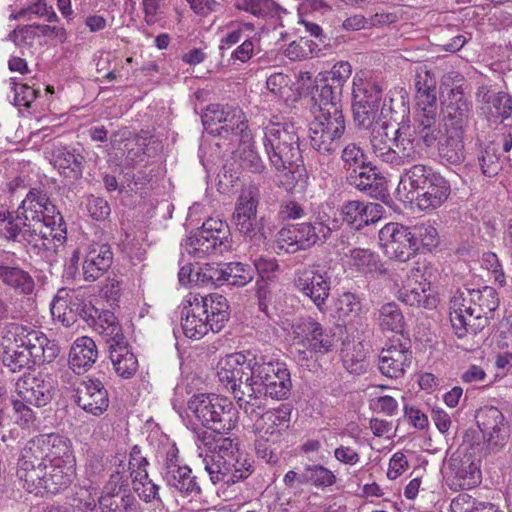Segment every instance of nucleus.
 I'll return each mask as SVG.
<instances>
[{"label": "nucleus", "instance_id": "cd10ccee", "mask_svg": "<svg viewBox=\"0 0 512 512\" xmlns=\"http://www.w3.org/2000/svg\"><path fill=\"white\" fill-rule=\"evenodd\" d=\"M218 136L231 137L233 143L238 140L247 142L251 138V130L248 128L247 118L237 106L227 105L222 125L219 127Z\"/></svg>", "mask_w": 512, "mask_h": 512}, {"label": "nucleus", "instance_id": "13d9d810", "mask_svg": "<svg viewBox=\"0 0 512 512\" xmlns=\"http://www.w3.org/2000/svg\"><path fill=\"white\" fill-rule=\"evenodd\" d=\"M482 173L487 177H494L502 170V160L499 154V147L494 142L486 145L478 157Z\"/></svg>", "mask_w": 512, "mask_h": 512}, {"label": "nucleus", "instance_id": "de8ad7c7", "mask_svg": "<svg viewBox=\"0 0 512 512\" xmlns=\"http://www.w3.org/2000/svg\"><path fill=\"white\" fill-rule=\"evenodd\" d=\"M109 358L115 372L120 377L128 379L136 373L138 361L135 355L130 351L128 343L118 348H113L109 352Z\"/></svg>", "mask_w": 512, "mask_h": 512}, {"label": "nucleus", "instance_id": "8fccbe9b", "mask_svg": "<svg viewBox=\"0 0 512 512\" xmlns=\"http://www.w3.org/2000/svg\"><path fill=\"white\" fill-rule=\"evenodd\" d=\"M453 466L452 485L455 489H471L480 483V470L474 462L466 459L461 460L458 465L453 464Z\"/></svg>", "mask_w": 512, "mask_h": 512}, {"label": "nucleus", "instance_id": "412c9836", "mask_svg": "<svg viewBox=\"0 0 512 512\" xmlns=\"http://www.w3.org/2000/svg\"><path fill=\"white\" fill-rule=\"evenodd\" d=\"M200 294L190 292L181 307V327L184 335L192 340H199L211 330L210 321L205 316L203 304H199Z\"/></svg>", "mask_w": 512, "mask_h": 512}, {"label": "nucleus", "instance_id": "a18cd8bd", "mask_svg": "<svg viewBox=\"0 0 512 512\" xmlns=\"http://www.w3.org/2000/svg\"><path fill=\"white\" fill-rule=\"evenodd\" d=\"M102 512H138L139 502L126 490L120 494L100 495L97 497Z\"/></svg>", "mask_w": 512, "mask_h": 512}, {"label": "nucleus", "instance_id": "603ef678", "mask_svg": "<svg viewBox=\"0 0 512 512\" xmlns=\"http://www.w3.org/2000/svg\"><path fill=\"white\" fill-rule=\"evenodd\" d=\"M234 7L258 18L275 17L282 10L273 0H235Z\"/></svg>", "mask_w": 512, "mask_h": 512}, {"label": "nucleus", "instance_id": "bb28decb", "mask_svg": "<svg viewBox=\"0 0 512 512\" xmlns=\"http://www.w3.org/2000/svg\"><path fill=\"white\" fill-rule=\"evenodd\" d=\"M113 253L107 244L94 243L89 246L83 261V275L86 281L99 279L110 268Z\"/></svg>", "mask_w": 512, "mask_h": 512}, {"label": "nucleus", "instance_id": "6e6d98bb", "mask_svg": "<svg viewBox=\"0 0 512 512\" xmlns=\"http://www.w3.org/2000/svg\"><path fill=\"white\" fill-rule=\"evenodd\" d=\"M131 479L132 489L142 501L162 503L159 496V486L149 478L148 473L136 472Z\"/></svg>", "mask_w": 512, "mask_h": 512}, {"label": "nucleus", "instance_id": "423d86ee", "mask_svg": "<svg viewBox=\"0 0 512 512\" xmlns=\"http://www.w3.org/2000/svg\"><path fill=\"white\" fill-rule=\"evenodd\" d=\"M263 146L271 166L277 171L302 161L299 128L292 122L270 121L264 127Z\"/></svg>", "mask_w": 512, "mask_h": 512}, {"label": "nucleus", "instance_id": "dca6fc26", "mask_svg": "<svg viewBox=\"0 0 512 512\" xmlns=\"http://www.w3.org/2000/svg\"><path fill=\"white\" fill-rule=\"evenodd\" d=\"M200 457H202L204 469L214 485L219 483L232 485L247 479L253 472L251 460L240 461L236 465L228 462L223 457L221 458L219 455L211 454L207 451L201 452Z\"/></svg>", "mask_w": 512, "mask_h": 512}, {"label": "nucleus", "instance_id": "c9c22d12", "mask_svg": "<svg viewBox=\"0 0 512 512\" xmlns=\"http://www.w3.org/2000/svg\"><path fill=\"white\" fill-rule=\"evenodd\" d=\"M391 122H384L370 130L369 144L370 152L379 161L388 164L391 161L390 154L393 153V137H389L388 130Z\"/></svg>", "mask_w": 512, "mask_h": 512}, {"label": "nucleus", "instance_id": "a19ab883", "mask_svg": "<svg viewBox=\"0 0 512 512\" xmlns=\"http://www.w3.org/2000/svg\"><path fill=\"white\" fill-rule=\"evenodd\" d=\"M464 134L461 131H445V138L439 143L438 152L443 161L460 164L465 160Z\"/></svg>", "mask_w": 512, "mask_h": 512}, {"label": "nucleus", "instance_id": "ea45409f", "mask_svg": "<svg viewBox=\"0 0 512 512\" xmlns=\"http://www.w3.org/2000/svg\"><path fill=\"white\" fill-rule=\"evenodd\" d=\"M399 300L413 307L435 308L437 298L432 294L430 283L417 282L414 286L403 288L399 291Z\"/></svg>", "mask_w": 512, "mask_h": 512}, {"label": "nucleus", "instance_id": "9b49d317", "mask_svg": "<svg viewBox=\"0 0 512 512\" xmlns=\"http://www.w3.org/2000/svg\"><path fill=\"white\" fill-rule=\"evenodd\" d=\"M346 128L343 112L316 113L310 123L311 146L320 154L328 156L319 159L320 173L329 174L332 167V158L340 147V140Z\"/></svg>", "mask_w": 512, "mask_h": 512}, {"label": "nucleus", "instance_id": "79ce46f5", "mask_svg": "<svg viewBox=\"0 0 512 512\" xmlns=\"http://www.w3.org/2000/svg\"><path fill=\"white\" fill-rule=\"evenodd\" d=\"M352 110L354 122L360 129L372 130V128H376V126L381 123L391 122V120H388L386 113L382 110V106L353 102Z\"/></svg>", "mask_w": 512, "mask_h": 512}, {"label": "nucleus", "instance_id": "58836bf2", "mask_svg": "<svg viewBox=\"0 0 512 512\" xmlns=\"http://www.w3.org/2000/svg\"><path fill=\"white\" fill-rule=\"evenodd\" d=\"M349 182L355 188L365 192L370 197L378 199L385 195V181L384 178L379 176L373 169L370 171H364L360 169H354V174L349 176Z\"/></svg>", "mask_w": 512, "mask_h": 512}, {"label": "nucleus", "instance_id": "3c124183", "mask_svg": "<svg viewBox=\"0 0 512 512\" xmlns=\"http://www.w3.org/2000/svg\"><path fill=\"white\" fill-rule=\"evenodd\" d=\"M335 474L323 465H306L299 476V482L310 484L317 488L330 487L336 483Z\"/></svg>", "mask_w": 512, "mask_h": 512}, {"label": "nucleus", "instance_id": "338daca9", "mask_svg": "<svg viewBox=\"0 0 512 512\" xmlns=\"http://www.w3.org/2000/svg\"><path fill=\"white\" fill-rule=\"evenodd\" d=\"M363 209L364 202L359 200L348 201L341 209L343 221L356 230L361 229V222H363Z\"/></svg>", "mask_w": 512, "mask_h": 512}, {"label": "nucleus", "instance_id": "2f4dec72", "mask_svg": "<svg viewBox=\"0 0 512 512\" xmlns=\"http://www.w3.org/2000/svg\"><path fill=\"white\" fill-rule=\"evenodd\" d=\"M199 304H203L205 316L208 317L211 325V331L218 333L222 330L229 319V304L227 299L218 293H212L206 296L200 295Z\"/></svg>", "mask_w": 512, "mask_h": 512}, {"label": "nucleus", "instance_id": "e2e57ef3", "mask_svg": "<svg viewBox=\"0 0 512 512\" xmlns=\"http://www.w3.org/2000/svg\"><path fill=\"white\" fill-rule=\"evenodd\" d=\"M226 107L227 105L212 104L206 109L202 116V123L209 134L218 136L219 127L223 123Z\"/></svg>", "mask_w": 512, "mask_h": 512}, {"label": "nucleus", "instance_id": "c756f323", "mask_svg": "<svg viewBox=\"0 0 512 512\" xmlns=\"http://www.w3.org/2000/svg\"><path fill=\"white\" fill-rule=\"evenodd\" d=\"M50 162L65 177L77 179L82 175L85 158L63 145H53Z\"/></svg>", "mask_w": 512, "mask_h": 512}, {"label": "nucleus", "instance_id": "052dcab7", "mask_svg": "<svg viewBox=\"0 0 512 512\" xmlns=\"http://www.w3.org/2000/svg\"><path fill=\"white\" fill-rule=\"evenodd\" d=\"M361 343L353 345L352 349L342 351V361L345 369L352 374H361L366 371L367 364Z\"/></svg>", "mask_w": 512, "mask_h": 512}, {"label": "nucleus", "instance_id": "a878e982", "mask_svg": "<svg viewBox=\"0 0 512 512\" xmlns=\"http://www.w3.org/2000/svg\"><path fill=\"white\" fill-rule=\"evenodd\" d=\"M81 304V294L73 290L61 288L58 290L51 303V314L65 327H70L78 320V309Z\"/></svg>", "mask_w": 512, "mask_h": 512}, {"label": "nucleus", "instance_id": "f704fd0d", "mask_svg": "<svg viewBox=\"0 0 512 512\" xmlns=\"http://www.w3.org/2000/svg\"><path fill=\"white\" fill-rule=\"evenodd\" d=\"M302 250H307L318 243L325 242L331 234V229L323 222H303L292 225Z\"/></svg>", "mask_w": 512, "mask_h": 512}, {"label": "nucleus", "instance_id": "0eeeda50", "mask_svg": "<svg viewBox=\"0 0 512 512\" xmlns=\"http://www.w3.org/2000/svg\"><path fill=\"white\" fill-rule=\"evenodd\" d=\"M464 77L456 71L444 74L440 81V104L445 131L465 132L472 114V103L464 93Z\"/></svg>", "mask_w": 512, "mask_h": 512}, {"label": "nucleus", "instance_id": "09e8293b", "mask_svg": "<svg viewBox=\"0 0 512 512\" xmlns=\"http://www.w3.org/2000/svg\"><path fill=\"white\" fill-rule=\"evenodd\" d=\"M260 202V191L257 186L249 185L243 188L235 203V209L232 214L234 218H255Z\"/></svg>", "mask_w": 512, "mask_h": 512}, {"label": "nucleus", "instance_id": "f8f14e48", "mask_svg": "<svg viewBox=\"0 0 512 512\" xmlns=\"http://www.w3.org/2000/svg\"><path fill=\"white\" fill-rule=\"evenodd\" d=\"M49 434L38 435L25 444L17 463L16 476L29 493L39 494L45 478Z\"/></svg>", "mask_w": 512, "mask_h": 512}, {"label": "nucleus", "instance_id": "1a4fd4ad", "mask_svg": "<svg viewBox=\"0 0 512 512\" xmlns=\"http://www.w3.org/2000/svg\"><path fill=\"white\" fill-rule=\"evenodd\" d=\"M53 391V380L48 375L39 373L18 379L12 399L16 422L23 426L32 424L36 418L32 407L47 405L52 399Z\"/></svg>", "mask_w": 512, "mask_h": 512}, {"label": "nucleus", "instance_id": "c03bdc74", "mask_svg": "<svg viewBox=\"0 0 512 512\" xmlns=\"http://www.w3.org/2000/svg\"><path fill=\"white\" fill-rule=\"evenodd\" d=\"M278 186L287 192L304 193L308 187L309 175L303 161L294 162L282 171Z\"/></svg>", "mask_w": 512, "mask_h": 512}, {"label": "nucleus", "instance_id": "b1692460", "mask_svg": "<svg viewBox=\"0 0 512 512\" xmlns=\"http://www.w3.org/2000/svg\"><path fill=\"white\" fill-rule=\"evenodd\" d=\"M74 398L80 408L94 416L103 414L109 406L108 391L99 379L79 383Z\"/></svg>", "mask_w": 512, "mask_h": 512}, {"label": "nucleus", "instance_id": "0e129e2a", "mask_svg": "<svg viewBox=\"0 0 512 512\" xmlns=\"http://www.w3.org/2000/svg\"><path fill=\"white\" fill-rule=\"evenodd\" d=\"M294 231L295 229H293L292 225L283 227L279 230L275 241V249L278 254L281 252L296 253L302 250Z\"/></svg>", "mask_w": 512, "mask_h": 512}, {"label": "nucleus", "instance_id": "c85d7f7f", "mask_svg": "<svg viewBox=\"0 0 512 512\" xmlns=\"http://www.w3.org/2000/svg\"><path fill=\"white\" fill-rule=\"evenodd\" d=\"M98 350L95 341L87 336L77 338L69 353V366L77 374L84 373L95 363Z\"/></svg>", "mask_w": 512, "mask_h": 512}, {"label": "nucleus", "instance_id": "6ab92c4d", "mask_svg": "<svg viewBox=\"0 0 512 512\" xmlns=\"http://www.w3.org/2000/svg\"><path fill=\"white\" fill-rule=\"evenodd\" d=\"M293 334L297 343L310 352L325 354L334 346L335 337L331 330L324 328L311 317L295 325Z\"/></svg>", "mask_w": 512, "mask_h": 512}, {"label": "nucleus", "instance_id": "49530a36", "mask_svg": "<svg viewBox=\"0 0 512 512\" xmlns=\"http://www.w3.org/2000/svg\"><path fill=\"white\" fill-rule=\"evenodd\" d=\"M378 323L382 331L403 336L406 329L404 315L396 303H386L379 309Z\"/></svg>", "mask_w": 512, "mask_h": 512}, {"label": "nucleus", "instance_id": "6e6552de", "mask_svg": "<svg viewBox=\"0 0 512 512\" xmlns=\"http://www.w3.org/2000/svg\"><path fill=\"white\" fill-rule=\"evenodd\" d=\"M42 490L57 494L66 490L75 477V457L71 441L59 434L50 433Z\"/></svg>", "mask_w": 512, "mask_h": 512}, {"label": "nucleus", "instance_id": "a211bd4d", "mask_svg": "<svg viewBox=\"0 0 512 512\" xmlns=\"http://www.w3.org/2000/svg\"><path fill=\"white\" fill-rule=\"evenodd\" d=\"M412 361L408 339H390L378 356V368L382 375L391 379L403 377Z\"/></svg>", "mask_w": 512, "mask_h": 512}, {"label": "nucleus", "instance_id": "72a5a7b5", "mask_svg": "<svg viewBox=\"0 0 512 512\" xmlns=\"http://www.w3.org/2000/svg\"><path fill=\"white\" fill-rule=\"evenodd\" d=\"M163 478L168 486L174 488L182 496L196 497L202 492L197 477L192 475V470L187 465L177 467Z\"/></svg>", "mask_w": 512, "mask_h": 512}, {"label": "nucleus", "instance_id": "f3484780", "mask_svg": "<svg viewBox=\"0 0 512 512\" xmlns=\"http://www.w3.org/2000/svg\"><path fill=\"white\" fill-rule=\"evenodd\" d=\"M379 244L386 256L400 262L408 261L416 254V244L412 241L410 228L399 223L390 222L379 233Z\"/></svg>", "mask_w": 512, "mask_h": 512}, {"label": "nucleus", "instance_id": "f03ea898", "mask_svg": "<svg viewBox=\"0 0 512 512\" xmlns=\"http://www.w3.org/2000/svg\"><path fill=\"white\" fill-rule=\"evenodd\" d=\"M0 347L2 363L12 373L50 363L59 353V347L44 333L18 323L5 325Z\"/></svg>", "mask_w": 512, "mask_h": 512}, {"label": "nucleus", "instance_id": "69168bd1", "mask_svg": "<svg viewBox=\"0 0 512 512\" xmlns=\"http://www.w3.org/2000/svg\"><path fill=\"white\" fill-rule=\"evenodd\" d=\"M38 37L40 34L36 25L19 26L8 35V39L19 47H32Z\"/></svg>", "mask_w": 512, "mask_h": 512}, {"label": "nucleus", "instance_id": "ddd939ff", "mask_svg": "<svg viewBox=\"0 0 512 512\" xmlns=\"http://www.w3.org/2000/svg\"><path fill=\"white\" fill-rule=\"evenodd\" d=\"M182 246L184 251L196 260L213 254H223L232 248L230 228L220 219L209 218L198 231L185 240Z\"/></svg>", "mask_w": 512, "mask_h": 512}, {"label": "nucleus", "instance_id": "5701e85b", "mask_svg": "<svg viewBox=\"0 0 512 512\" xmlns=\"http://www.w3.org/2000/svg\"><path fill=\"white\" fill-rule=\"evenodd\" d=\"M291 415L292 407L289 404H281L277 408L263 410L252 418L255 419L254 431L256 435L270 436L272 442H276L290 427Z\"/></svg>", "mask_w": 512, "mask_h": 512}, {"label": "nucleus", "instance_id": "aec40b11", "mask_svg": "<svg viewBox=\"0 0 512 512\" xmlns=\"http://www.w3.org/2000/svg\"><path fill=\"white\" fill-rule=\"evenodd\" d=\"M477 425L487 447L498 450L506 444L509 431L503 413L494 406L481 408L476 415Z\"/></svg>", "mask_w": 512, "mask_h": 512}, {"label": "nucleus", "instance_id": "f257e3e1", "mask_svg": "<svg viewBox=\"0 0 512 512\" xmlns=\"http://www.w3.org/2000/svg\"><path fill=\"white\" fill-rule=\"evenodd\" d=\"M0 236L47 257L67 239V227L46 192L31 188L15 212L0 211Z\"/></svg>", "mask_w": 512, "mask_h": 512}, {"label": "nucleus", "instance_id": "7ed1b4c3", "mask_svg": "<svg viewBox=\"0 0 512 512\" xmlns=\"http://www.w3.org/2000/svg\"><path fill=\"white\" fill-rule=\"evenodd\" d=\"M246 369L250 371V384L243 386V392L248 396V417L265 410L266 397L283 400L290 394L292 382L285 363L261 356L249 360Z\"/></svg>", "mask_w": 512, "mask_h": 512}, {"label": "nucleus", "instance_id": "774afa93", "mask_svg": "<svg viewBox=\"0 0 512 512\" xmlns=\"http://www.w3.org/2000/svg\"><path fill=\"white\" fill-rule=\"evenodd\" d=\"M451 509L453 512H484L487 506L477 502L469 494L461 493L452 500Z\"/></svg>", "mask_w": 512, "mask_h": 512}, {"label": "nucleus", "instance_id": "680f3d73", "mask_svg": "<svg viewBox=\"0 0 512 512\" xmlns=\"http://www.w3.org/2000/svg\"><path fill=\"white\" fill-rule=\"evenodd\" d=\"M354 85L353 102H361L365 105L380 106L382 90L376 83L365 82L361 85Z\"/></svg>", "mask_w": 512, "mask_h": 512}, {"label": "nucleus", "instance_id": "e433bc0d", "mask_svg": "<svg viewBox=\"0 0 512 512\" xmlns=\"http://www.w3.org/2000/svg\"><path fill=\"white\" fill-rule=\"evenodd\" d=\"M205 451L219 455L225 458L228 462L238 465L240 461L250 460L246 455L240 452L238 443L229 437L219 435L210 439L209 437L203 438Z\"/></svg>", "mask_w": 512, "mask_h": 512}, {"label": "nucleus", "instance_id": "864d4df0", "mask_svg": "<svg viewBox=\"0 0 512 512\" xmlns=\"http://www.w3.org/2000/svg\"><path fill=\"white\" fill-rule=\"evenodd\" d=\"M236 230L244 237L246 241L254 245H259L266 239L263 218H234L232 219Z\"/></svg>", "mask_w": 512, "mask_h": 512}, {"label": "nucleus", "instance_id": "4c0bfd02", "mask_svg": "<svg viewBox=\"0 0 512 512\" xmlns=\"http://www.w3.org/2000/svg\"><path fill=\"white\" fill-rule=\"evenodd\" d=\"M342 89L323 79L316 87V94L313 96L318 111L316 113H340Z\"/></svg>", "mask_w": 512, "mask_h": 512}, {"label": "nucleus", "instance_id": "393cba45", "mask_svg": "<svg viewBox=\"0 0 512 512\" xmlns=\"http://www.w3.org/2000/svg\"><path fill=\"white\" fill-rule=\"evenodd\" d=\"M416 131L408 123H399L393 133V153L389 165L399 167L417 160L420 157Z\"/></svg>", "mask_w": 512, "mask_h": 512}, {"label": "nucleus", "instance_id": "4468645a", "mask_svg": "<svg viewBox=\"0 0 512 512\" xmlns=\"http://www.w3.org/2000/svg\"><path fill=\"white\" fill-rule=\"evenodd\" d=\"M246 358L241 353L226 356L217 367L218 381L236 400L239 408L247 415L249 401L243 386L250 384V371L246 369Z\"/></svg>", "mask_w": 512, "mask_h": 512}, {"label": "nucleus", "instance_id": "473e14b6", "mask_svg": "<svg viewBox=\"0 0 512 512\" xmlns=\"http://www.w3.org/2000/svg\"><path fill=\"white\" fill-rule=\"evenodd\" d=\"M382 110L386 113L388 120L399 126V123L410 122V106L408 93L403 88L390 90L388 99L382 105Z\"/></svg>", "mask_w": 512, "mask_h": 512}, {"label": "nucleus", "instance_id": "39448f33", "mask_svg": "<svg viewBox=\"0 0 512 512\" xmlns=\"http://www.w3.org/2000/svg\"><path fill=\"white\" fill-rule=\"evenodd\" d=\"M400 184L413 194L421 210L440 207L449 197V182L432 167L414 164L401 177Z\"/></svg>", "mask_w": 512, "mask_h": 512}, {"label": "nucleus", "instance_id": "2eb2a0df", "mask_svg": "<svg viewBox=\"0 0 512 512\" xmlns=\"http://www.w3.org/2000/svg\"><path fill=\"white\" fill-rule=\"evenodd\" d=\"M294 284L322 311L331 289V275L328 268L321 265L304 267L296 272Z\"/></svg>", "mask_w": 512, "mask_h": 512}, {"label": "nucleus", "instance_id": "20e7f679", "mask_svg": "<svg viewBox=\"0 0 512 512\" xmlns=\"http://www.w3.org/2000/svg\"><path fill=\"white\" fill-rule=\"evenodd\" d=\"M499 305L493 287L468 289L454 295L450 300V322L458 338L475 337L489 322V317Z\"/></svg>", "mask_w": 512, "mask_h": 512}, {"label": "nucleus", "instance_id": "7c9ffc66", "mask_svg": "<svg viewBox=\"0 0 512 512\" xmlns=\"http://www.w3.org/2000/svg\"><path fill=\"white\" fill-rule=\"evenodd\" d=\"M0 282L18 295L28 296L35 291V280L23 268L14 265H0Z\"/></svg>", "mask_w": 512, "mask_h": 512}, {"label": "nucleus", "instance_id": "4d7b16f0", "mask_svg": "<svg viewBox=\"0 0 512 512\" xmlns=\"http://www.w3.org/2000/svg\"><path fill=\"white\" fill-rule=\"evenodd\" d=\"M335 311L343 322L352 321L362 311L360 298L351 292L342 293L335 302Z\"/></svg>", "mask_w": 512, "mask_h": 512}, {"label": "nucleus", "instance_id": "4be33fe9", "mask_svg": "<svg viewBox=\"0 0 512 512\" xmlns=\"http://www.w3.org/2000/svg\"><path fill=\"white\" fill-rule=\"evenodd\" d=\"M203 277L202 281L212 285L223 283L243 287L250 283L254 278V270L250 265L242 262H230L222 267L207 266L201 269L197 277Z\"/></svg>", "mask_w": 512, "mask_h": 512}, {"label": "nucleus", "instance_id": "37998d69", "mask_svg": "<svg viewBox=\"0 0 512 512\" xmlns=\"http://www.w3.org/2000/svg\"><path fill=\"white\" fill-rule=\"evenodd\" d=\"M238 148L234 151V160L238 162L239 166L246 171L251 173H261L265 170L264 162L257 153L253 135L245 142L244 140H238Z\"/></svg>", "mask_w": 512, "mask_h": 512}, {"label": "nucleus", "instance_id": "9d476101", "mask_svg": "<svg viewBox=\"0 0 512 512\" xmlns=\"http://www.w3.org/2000/svg\"><path fill=\"white\" fill-rule=\"evenodd\" d=\"M188 409L207 429L218 435L228 434L238 422V413L227 398L214 394L194 395L188 401Z\"/></svg>", "mask_w": 512, "mask_h": 512}, {"label": "nucleus", "instance_id": "bf43d9fd", "mask_svg": "<svg viewBox=\"0 0 512 512\" xmlns=\"http://www.w3.org/2000/svg\"><path fill=\"white\" fill-rule=\"evenodd\" d=\"M412 241L415 242L416 252L422 246L430 250L438 244V232L436 228L429 222H422L410 228Z\"/></svg>", "mask_w": 512, "mask_h": 512}, {"label": "nucleus", "instance_id": "5fc2aeb1", "mask_svg": "<svg viewBox=\"0 0 512 512\" xmlns=\"http://www.w3.org/2000/svg\"><path fill=\"white\" fill-rule=\"evenodd\" d=\"M350 263L359 271L380 273L386 272L378 255L368 249H353L350 252Z\"/></svg>", "mask_w": 512, "mask_h": 512}]
</instances>
